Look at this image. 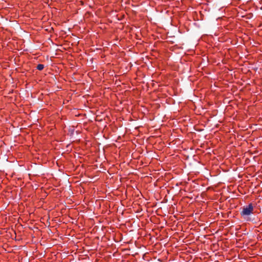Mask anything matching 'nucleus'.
<instances>
[{
    "instance_id": "1",
    "label": "nucleus",
    "mask_w": 262,
    "mask_h": 262,
    "mask_svg": "<svg viewBox=\"0 0 262 262\" xmlns=\"http://www.w3.org/2000/svg\"><path fill=\"white\" fill-rule=\"evenodd\" d=\"M253 206L252 204H250L246 206H244L242 211L241 212V214L244 217H246L251 214L253 213Z\"/></svg>"
},
{
    "instance_id": "2",
    "label": "nucleus",
    "mask_w": 262,
    "mask_h": 262,
    "mask_svg": "<svg viewBox=\"0 0 262 262\" xmlns=\"http://www.w3.org/2000/svg\"><path fill=\"white\" fill-rule=\"evenodd\" d=\"M36 68L38 70L41 71L44 68V65L42 64H39L37 65Z\"/></svg>"
}]
</instances>
